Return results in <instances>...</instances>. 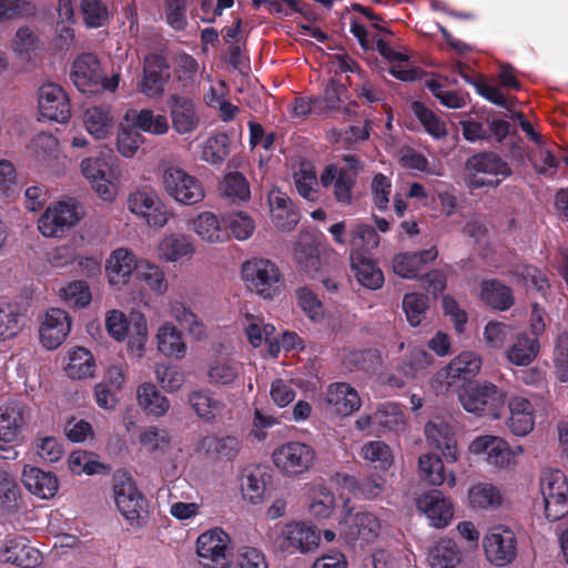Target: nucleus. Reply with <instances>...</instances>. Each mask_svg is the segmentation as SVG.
Instances as JSON below:
<instances>
[{"label":"nucleus","mask_w":568,"mask_h":568,"mask_svg":"<svg viewBox=\"0 0 568 568\" xmlns=\"http://www.w3.org/2000/svg\"><path fill=\"white\" fill-rule=\"evenodd\" d=\"M246 287L263 300L278 297L285 288V278L277 264L268 258L253 257L242 264Z\"/></svg>","instance_id":"f257e3e1"},{"label":"nucleus","mask_w":568,"mask_h":568,"mask_svg":"<svg viewBox=\"0 0 568 568\" xmlns=\"http://www.w3.org/2000/svg\"><path fill=\"white\" fill-rule=\"evenodd\" d=\"M466 184L470 189L497 187L511 174L509 164L495 152L481 151L465 162Z\"/></svg>","instance_id":"f03ea898"},{"label":"nucleus","mask_w":568,"mask_h":568,"mask_svg":"<svg viewBox=\"0 0 568 568\" xmlns=\"http://www.w3.org/2000/svg\"><path fill=\"white\" fill-rule=\"evenodd\" d=\"M458 397L465 410L491 419L501 416L506 403V393L490 382L469 384Z\"/></svg>","instance_id":"7ed1b4c3"},{"label":"nucleus","mask_w":568,"mask_h":568,"mask_svg":"<svg viewBox=\"0 0 568 568\" xmlns=\"http://www.w3.org/2000/svg\"><path fill=\"white\" fill-rule=\"evenodd\" d=\"M115 505L132 527H142L149 514V503L133 479L126 475L115 477L113 485Z\"/></svg>","instance_id":"20e7f679"},{"label":"nucleus","mask_w":568,"mask_h":568,"mask_svg":"<svg viewBox=\"0 0 568 568\" xmlns=\"http://www.w3.org/2000/svg\"><path fill=\"white\" fill-rule=\"evenodd\" d=\"M540 491L545 503V516L557 521L568 515V480L559 469H545L540 477Z\"/></svg>","instance_id":"39448f33"},{"label":"nucleus","mask_w":568,"mask_h":568,"mask_svg":"<svg viewBox=\"0 0 568 568\" xmlns=\"http://www.w3.org/2000/svg\"><path fill=\"white\" fill-rule=\"evenodd\" d=\"M161 183L165 193L184 205H194L204 196L202 182L183 169L169 166L161 174Z\"/></svg>","instance_id":"423d86ee"},{"label":"nucleus","mask_w":568,"mask_h":568,"mask_svg":"<svg viewBox=\"0 0 568 568\" xmlns=\"http://www.w3.org/2000/svg\"><path fill=\"white\" fill-rule=\"evenodd\" d=\"M320 541V530L304 521H291L283 525L274 539L276 548L288 555L314 551Z\"/></svg>","instance_id":"0eeeda50"},{"label":"nucleus","mask_w":568,"mask_h":568,"mask_svg":"<svg viewBox=\"0 0 568 568\" xmlns=\"http://www.w3.org/2000/svg\"><path fill=\"white\" fill-rule=\"evenodd\" d=\"M316 457L312 445L287 442L273 452L274 465L285 475L295 476L308 470Z\"/></svg>","instance_id":"6e6552de"},{"label":"nucleus","mask_w":568,"mask_h":568,"mask_svg":"<svg viewBox=\"0 0 568 568\" xmlns=\"http://www.w3.org/2000/svg\"><path fill=\"white\" fill-rule=\"evenodd\" d=\"M229 544L230 537L222 528L201 534L196 540V554L203 568H226Z\"/></svg>","instance_id":"1a4fd4ad"},{"label":"nucleus","mask_w":568,"mask_h":568,"mask_svg":"<svg viewBox=\"0 0 568 568\" xmlns=\"http://www.w3.org/2000/svg\"><path fill=\"white\" fill-rule=\"evenodd\" d=\"M32 417V408L22 399H11L0 406V440L19 439Z\"/></svg>","instance_id":"9d476101"},{"label":"nucleus","mask_w":568,"mask_h":568,"mask_svg":"<svg viewBox=\"0 0 568 568\" xmlns=\"http://www.w3.org/2000/svg\"><path fill=\"white\" fill-rule=\"evenodd\" d=\"M381 531L379 519L369 511L348 513L342 523L341 535L347 544L356 546L374 541Z\"/></svg>","instance_id":"9b49d317"},{"label":"nucleus","mask_w":568,"mask_h":568,"mask_svg":"<svg viewBox=\"0 0 568 568\" xmlns=\"http://www.w3.org/2000/svg\"><path fill=\"white\" fill-rule=\"evenodd\" d=\"M80 220L77 203L61 201L54 207H48L38 222L43 236L60 237Z\"/></svg>","instance_id":"f8f14e48"},{"label":"nucleus","mask_w":568,"mask_h":568,"mask_svg":"<svg viewBox=\"0 0 568 568\" xmlns=\"http://www.w3.org/2000/svg\"><path fill=\"white\" fill-rule=\"evenodd\" d=\"M487 559L497 567L510 564L517 555L515 532L504 526L494 527L484 539Z\"/></svg>","instance_id":"ddd939ff"},{"label":"nucleus","mask_w":568,"mask_h":568,"mask_svg":"<svg viewBox=\"0 0 568 568\" xmlns=\"http://www.w3.org/2000/svg\"><path fill=\"white\" fill-rule=\"evenodd\" d=\"M39 113L42 119L59 123L67 122L71 116V105L67 92L55 83H45L39 88Z\"/></svg>","instance_id":"4468645a"},{"label":"nucleus","mask_w":568,"mask_h":568,"mask_svg":"<svg viewBox=\"0 0 568 568\" xmlns=\"http://www.w3.org/2000/svg\"><path fill=\"white\" fill-rule=\"evenodd\" d=\"M170 80V64L160 53H149L143 59V77L139 83L140 91L148 98H160Z\"/></svg>","instance_id":"2eb2a0df"},{"label":"nucleus","mask_w":568,"mask_h":568,"mask_svg":"<svg viewBox=\"0 0 568 568\" xmlns=\"http://www.w3.org/2000/svg\"><path fill=\"white\" fill-rule=\"evenodd\" d=\"M129 210L145 219L150 226L162 227L169 221L165 204L152 190H136L128 199Z\"/></svg>","instance_id":"dca6fc26"},{"label":"nucleus","mask_w":568,"mask_h":568,"mask_svg":"<svg viewBox=\"0 0 568 568\" xmlns=\"http://www.w3.org/2000/svg\"><path fill=\"white\" fill-rule=\"evenodd\" d=\"M323 404L328 414L348 416L361 408L362 400L354 387L341 382L328 385Z\"/></svg>","instance_id":"f3484780"},{"label":"nucleus","mask_w":568,"mask_h":568,"mask_svg":"<svg viewBox=\"0 0 568 568\" xmlns=\"http://www.w3.org/2000/svg\"><path fill=\"white\" fill-rule=\"evenodd\" d=\"M417 509L423 513L436 528L446 527L454 516V507L449 498L440 490L432 489L416 499Z\"/></svg>","instance_id":"a211bd4d"},{"label":"nucleus","mask_w":568,"mask_h":568,"mask_svg":"<svg viewBox=\"0 0 568 568\" xmlns=\"http://www.w3.org/2000/svg\"><path fill=\"white\" fill-rule=\"evenodd\" d=\"M0 561L21 568H37L42 562L38 549L22 536L8 537L0 549Z\"/></svg>","instance_id":"6ab92c4d"},{"label":"nucleus","mask_w":568,"mask_h":568,"mask_svg":"<svg viewBox=\"0 0 568 568\" xmlns=\"http://www.w3.org/2000/svg\"><path fill=\"white\" fill-rule=\"evenodd\" d=\"M71 80L82 93H94L102 81V70L98 58L92 53L79 55L72 63Z\"/></svg>","instance_id":"aec40b11"},{"label":"nucleus","mask_w":568,"mask_h":568,"mask_svg":"<svg viewBox=\"0 0 568 568\" xmlns=\"http://www.w3.org/2000/svg\"><path fill=\"white\" fill-rule=\"evenodd\" d=\"M168 104L172 128L178 134H189L199 128L200 115L193 99L186 95L172 94L168 100Z\"/></svg>","instance_id":"412c9836"},{"label":"nucleus","mask_w":568,"mask_h":568,"mask_svg":"<svg viewBox=\"0 0 568 568\" xmlns=\"http://www.w3.org/2000/svg\"><path fill=\"white\" fill-rule=\"evenodd\" d=\"M71 329V317L61 308H50L40 326V339L48 349L58 348L67 338Z\"/></svg>","instance_id":"4be33fe9"},{"label":"nucleus","mask_w":568,"mask_h":568,"mask_svg":"<svg viewBox=\"0 0 568 568\" xmlns=\"http://www.w3.org/2000/svg\"><path fill=\"white\" fill-rule=\"evenodd\" d=\"M425 436L429 446L442 452L446 463L454 464L458 460L457 439L450 424L443 420L428 422Z\"/></svg>","instance_id":"5701e85b"},{"label":"nucleus","mask_w":568,"mask_h":568,"mask_svg":"<svg viewBox=\"0 0 568 568\" xmlns=\"http://www.w3.org/2000/svg\"><path fill=\"white\" fill-rule=\"evenodd\" d=\"M357 179L354 174L348 175L344 171H339L336 164H327L320 175V184L324 189L333 186L335 201L342 206H348L353 202V189Z\"/></svg>","instance_id":"b1692460"},{"label":"nucleus","mask_w":568,"mask_h":568,"mask_svg":"<svg viewBox=\"0 0 568 568\" xmlns=\"http://www.w3.org/2000/svg\"><path fill=\"white\" fill-rule=\"evenodd\" d=\"M509 417L507 427L515 436L528 435L535 426V408L532 403L520 395L511 396L508 399Z\"/></svg>","instance_id":"393cba45"},{"label":"nucleus","mask_w":568,"mask_h":568,"mask_svg":"<svg viewBox=\"0 0 568 568\" xmlns=\"http://www.w3.org/2000/svg\"><path fill=\"white\" fill-rule=\"evenodd\" d=\"M437 256L438 250L435 245L418 252L399 253L393 258V270L403 278H417L424 266L435 261Z\"/></svg>","instance_id":"a878e982"},{"label":"nucleus","mask_w":568,"mask_h":568,"mask_svg":"<svg viewBox=\"0 0 568 568\" xmlns=\"http://www.w3.org/2000/svg\"><path fill=\"white\" fill-rule=\"evenodd\" d=\"M83 175L104 201L113 200L115 192L109 180L110 168L101 158H88L81 162Z\"/></svg>","instance_id":"bb28decb"},{"label":"nucleus","mask_w":568,"mask_h":568,"mask_svg":"<svg viewBox=\"0 0 568 568\" xmlns=\"http://www.w3.org/2000/svg\"><path fill=\"white\" fill-rule=\"evenodd\" d=\"M22 483L31 494L43 499L53 497L59 488L58 477L53 473L30 465L23 468Z\"/></svg>","instance_id":"cd10ccee"},{"label":"nucleus","mask_w":568,"mask_h":568,"mask_svg":"<svg viewBox=\"0 0 568 568\" xmlns=\"http://www.w3.org/2000/svg\"><path fill=\"white\" fill-rule=\"evenodd\" d=\"M539 353V338L523 332L516 334L505 355L507 361L515 366H528L536 361Z\"/></svg>","instance_id":"c85d7f7f"},{"label":"nucleus","mask_w":568,"mask_h":568,"mask_svg":"<svg viewBox=\"0 0 568 568\" xmlns=\"http://www.w3.org/2000/svg\"><path fill=\"white\" fill-rule=\"evenodd\" d=\"M479 297L486 306L496 311H507L515 304L511 287L498 278L483 280Z\"/></svg>","instance_id":"c756f323"},{"label":"nucleus","mask_w":568,"mask_h":568,"mask_svg":"<svg viewBox=\"0 0 568 568\" xmlns=\"http://www.w3.org/2000/svg\"><path fill=\"white\" fill-rule=\"evenodd\" d=\"M418 467L422 478L430 485L439 486L446 483L449 487H453L456 484L454 471L446 469L442 458L436 454L420 455Z\"/></svg>","instance_id":"7c9ffc66"},{"label":"nucleus","mask_w":568,"mask_h":568,"mask_svg":"<svg viewBox=\"0 0 568 568\" xmlns=\"http://www.w3.org/2000/svg\"><path fill=\"white\" fill-rule=\"evenodd\" d=\"M140 261L128 248L115 250L108 260V276L111 284L126 283L133 272L136 273Z\"/></svg>","instance_id":"2f4dec72"},{"label":"nucleus","mask_w":568,"mask_h":568,"mask_svg":"<svg viewBox=\"0 0 568 568\" xmlns=\"http://www.w3.org/2000/svg\"><path fill=\"white\" fill-rule=\"evenodd\" d=\"M476 454H485L487 462L497 467H505L509 463V452L505 440L495 436H478L470 444Z\"/></svg>","instance_id":"473e14b6"},{"label":"nucleus","mask_w":568,"mask_h":568,"mask_svg":"<svg viewBox=\"0 0 568 568\" xmlns=\"http://www.w3.org/2000/svg\"><path fill=\"white\" fill-rule=\"evenodd\" d=\"M351 265L361 285L369 290H378L384 283V274L377 264L368 256L351 253Z\"/></svg>","instance_id":"72a5a7b5"},{"label":"nucleus","mask_w":568,"mask_h":568,"mask_svg":"<svg viewBox=\"0 0 568 568\" xmlns=\"http://www.w3.org/2000/svg\"><path fill=\"white\" fill-rule=\"evenodd\" d=\"M481 359L474 352H463L456 356L446 367L447 384L452 385L457 381H469L480 369Z\"/></svg>","instance_id":"f704fd0d"},{"label":"nucleus","mask_w":568,"mask_h":568,"mask_svg":"<svg viewBox=\"0 0 568 568\" xmlns=\"http://www.w3.org/2000/svg\"><path fill=\"white\" fill-rule=\"evenodd\" d=\"M193 227L204 241L217 243L229 240V233L224 226V215L219 219L212 212H203L194 220Z\"/></svg>","instance_id":"c9c22d12"},{"label":"nucleus","mask_w":568,"mask_h":568,"mask_svg":"<svg viewBox=\"0 0 568 568\" xmlns=\"http://www.w3.org/2000/svg\"><path fill=\"white\" fill-rule=\"evenodd\" d=\"M342 485L345 489L349 490L354 497L374 499L383 493L385 479L378 475L362 478L345 475Z\"/></svg>","instance_id":"e433bc0d"},{"label":"nucleus","mask_w":568,"mask_h":568,"mask_svg":"<svg viewBox=\"0 0 568 568\" xmlns=\"http://www.w3.org/2000/svg\"><path fill=\"white\" fill-rule=\"evenodd\" d=\"M428 561L432 568H456L462 561V551L453 539H440L428 552Z\"/></svg>","instance_id":"4c0bfd02"},{"label":"nucleus","mask_w":568,"mask_h":568,"mask_svg":"<svg viewBox=\"0 0 568 568\" xmlns=\"http://www.w3.org/2000/svg\"><path fill=\"white\" fill-rule=\"evenodd\" d=\"M294 258L298 271L311 278L322 266L320 247L314 241L300 240L294 247Z\"/></svg>","instance_id":"58836bf2"},{"label":"nucleus","mask_w":568,"mask_h":568,"mask_svg":"<svg viewBox=\"0 0 568 568\" xmlns=\"http://www.w3.org/2000/svg\"><path fill=\"white\" fill-rule=\"evenodd\" d=\"M351 253H359L367 256L379 244V235L376 230L365 223H356L349 231Z\"/></svg>","instance_id":"ea45409f"},{"label":"nucleus","mask_w":568,"mask_h":568,"mask_svg":"<svg viewBox=\"0 0 568 568\" xmlns=\"http://www.w3.org/2000/svg\"><path fill=\"white\" fill-rule=\"evenodd\" d=\"M200 449L217 458L233 459L240 452V440L234 436H205L199 443Z\"/></svg>","instance_id":"a19ab883"},{"label":"nucleus","mask_w":568,"mask_h":568,"mask_svg":"<svg viewBox=\"0 0 568 568\" xmlns=\"http://www.w3.org/2000/svg\"><path fill=\"white\" fill-rule=\"evenodd\" d=\"M158 348L165 356L181 358L186 352L181 332L171 323L163 324L158 332Z\"/></svg>","instance_id":"79ce46f5"},{"label":"nucleus","mask_w":568,"mask_h":568,"mask_svg":"<svg viewBox=\"0 0 568 568\" xmlns=\"http://www.w3.org/2000/svg\"><path fill=\"white\" fill-rule=\"evenodd\" d=\"M113 118L110 108L98 105L89 108L84 113V124L88 132L95 139H104L112 129Z\"/></svg>","instance_id":"37998d69"},{"label":"nucleus","mask_w":568,"mask_h":568,"mask_svg":"<svg viewBox=\"0 0 568 568\" xmlns=\"http://www.w3.org/2000/svg\"><path fill=\"white\" fill-rule=\"evenodd\" d=\"M138 400L144 410L156 417L163 416L170 408L169 399L152 383H144L138 388Z\"/></svg>","instance_id":"c03bdc74"},{"label":"nucleus","mask_w":568,"mask_h":568,"mask_svg":"<svg viewBox=\"0 0 568 568\" xmlns=\"http://www.w3.org/2000/svg\"><path fill=\"white\" fill-rule=\"evenodd\" d=\"M189 403L195 414L205 423H212L224 405L207 390H194L189 395Z\"/></svg>","instance_id":"a18cd8bd"},{"label":"nucleus","mask_w":568,"mask_h":568,"mask_svg":"<svg viewBox=\"0 0 568 568\" xmlns=\"http://www.w3.org/2000/svg\"><path fill=\"white\" fill-rule=\"evenodd\" d=\"M24 326V315L19 306L12 303L0 304V339L16 337Z\"/></svg>","instance_id":"49530a36"},{"label":"nucleus","mask_w":568,"mask_h":568,"mask_svg":"<svg viewBox=\"0 0 568 568\" xmlns=\"http://www.w3.org/2000/svg\"><path fill=\"white\" fill-rule=\"evenodd\" d=\"M94 367L92 354L83 347H78L70 353L65 372L71 378L82 379L93 376Z\"/></svg>","instance_id":"de8ad7c7"},{"label":"nucleus","mask_w":568,"mask_h":568,"mask_svg":"<svg viewBox=\"0 0 568 568\" xmlns=\"http://www.w3.org/2000/svg\"><path fill=\"white\" fill-rule=\"evenodd\" d=\"M295 187L298 194L308 201H315L317 197L316 186L320 184L315 168L310 163H302L300 169L293 174Z\"/></svg>","instance_id":"09e8293b"},{"label":"nucleus","mask_w":568,"mask_h":568,"mask_svg":"<svg viewBox=\"0 0 568 568\" xmlns=\"http://www.w3.org/2000/svg\"><path fill=\"white\" fill-rule=\"evenodd\" d=\"M375 424L378 430L399 432L405 426V415L398 405L386 403L375 412Z\"/></svg>","instance_id":"8fccbe9b"},{"label":"nucleus","mask_w":568,"mask_h":568,"mask_svg":"<svg viewBox=\"0 0 568 568\" xmlns=\"http://www.w3.org/2000/svg\"><path fill=\"white\" fill-rule=\"evenodd\" d=\"M412 110L425 131L433 138L442 139L447 135L446 123L423 102L414 101Z\"/></svg>","instance_id":"3c124183"},{"label":"nucleus","mask_w":568,"mask_h":568,"mask_svg":"<svg viewBox=\"0 0 568 568\" xmlns=\"http://www.w3.org/2000/svg\"><path fill=\"white\" fill-rule=\"evenodd\" d=\"M160 251L166 261L176 262L190 257L194 253V247L185 236L171 234L162 240Z\"/></svg>","instance_id":"603ef678"},{"label":"nucleus","mask_w":568,"mask_h":568,"mask_svg":"<svg viewBox=\"0 0 568 568\" xmlns=\"http://www.w3.org/2000/svg\"><path fill=\"white\" fill-rule=\"evenodd\" d=\"M224 226L227 230L229 239L233 235L239 241L247 240L255 230L254 220L241 211L224 214Z\"/></svg>","instance_id":"864d4df0"},{"label":"nucleus","mask_w":568,"mask_h":568,"mask_svg":"<svg viewBox=\"0 0 568 568\" xmlns=\"http://www.w3.org/2000/svg\"><path fill=\"white\" fill-rule=\"evenodd\" d=\"M468 499L470 506L478 509L496 507L501 503L499 490L491 484H478L473 486L469 489Z\"/></svg>","instance_id":"5fc2aeb1"},{"label":"nucleus","mask_w":568,"mask_h":568,"mask_svg":"<svg viewBox=\"0 0 568 568\" xmlns=\"http://www.w3.org/2000/svg\"><path fill=\"white\" fill-rule=\"evenodd\" d=\"M230 138L225 132L210 136L204 144L202 158L210 164H221L230 153Z\"/></svg>","instance_id":"6e6d98bb"},{"label":"nucleus","mask_w":568,"mask_h":568,"mask_svg":"<svg viewBox=\"0 0 568 568\" xmlns=\"http://www.w3.org/2000/svg\"><path fill=\"white\" fill-rule=\"evenodd\" d=\"M429 298L420 293H407L403 298V311L406 314L408 323L416 327L425 317L428 310Z\"/></svg>","instance_id":"4d7b16f0"},{"label":"nucleus","mask_w":568,"mask_h":568,"mask_svg":"<svg viewBox=\"0 0 568 568\" xmlns=\"http://www.w3.org/2000/svg\"><path fill=\"white\" fill-rule=\"evenodd\" d=\"M134 126L139 131L155 135H163L169 131V122L165 115L154 114L150 109H142L134 120Z\"/></svg>","instance_id":"13d9d810"},{"label":"nucleus","mask_w":568,"mask_h":568,"mask_svg":"<svg viewBox=\"0 0 568 568\" xmlns=\"http://www.w3.org/2000/svg\"><path fill=\"white\" fill-rule=\"evenodd\" d=\"M81 13L89 28H100L110 20L109 9L101 0H81Z\"/></svg>","instance_id":"bf43d9fd"},{"label":"nucleus","mask_w":568,"mask_h":568,"mask_svg":"<svg viewBox=\"0 0 568 568\" xmlns=\"http://www.w3.org/2000/svg\"><path fill=\"white\" fill-rule=\"evenodd\" d=\"M223 194L232 201L250 199V184L241 172H230L224 176L221 186Z\"/></svg>","instance_id":"052dcab7"},{"label":"nucleus","mask_w":568,"mask_h":568,"mask_svg":"<svg viewBox=\"0 0 568 568\" xmlns=\"http://www.w3.org/2000/svg\"><path fill=\"white\" fill-rule=\"evenodd\" d=\"M135 276L144 282L153 292L162 294L168 288L163 271L148 261H140Z\"/></svg>","instance_id":"680f3d73"},{"label":"nucleus","mask_w":568,"mask_h":568,"mask_svg":"<svg viewBox=\"0 0 568 568\" xmlns=\"http://www.w3.org/2000/svg\"><path fill=\"white\" fill-rule=\"evenodd\" d=\"M240 374V365L232 361H216L209 367V382L214 385H230Z\"/></svg>","instance_id":"e2e57ef3"},{"label":"nucleus","mask_w":568,"mask_h":568,"mask_svg":"<svg viewBox=\"0 0 568 568\" xmlns=\"http://www.w3.org/2000/svg\"><path fill=\"white\" fill-rule=\"evenodd\" d=\"M128 353L133 357H142L148 341V325L143 315H138L129 332Z\"/></svg>","instance_id":"0e129e2a"},{"label":"nucleus","mask_w":568,"mask_h":568,"mask_svg":"<svg viewBox=\"0 0 568 568\" xmlns=\"http://www.w3.org/2000/svg\"><path fill=\"white\" fill-rule=\"evenodd\" d=\"M298 307L312 321L322 320L324 316V305L318 296L307 286L300 287L295 291Z\"/></svg>","instance_id":"69168bd1"},{"label":"nucleus","mask_w":568,"mask_h":568,"mask_svg":"<svg viewBox=\"0 0 568 568\" xmlns=\"http://www.w3.org/2000/svg\"><path fill=\"white\" fill-rule=\"evenodd\" d=\"M171 314L179 324L187 329L196 338L204 335V326L197 321L196 315L181 302H174L171 305Z\"/></svg>","instance_id":"338daca9"},{"label":"nucleus","mask_w":568,"mask_h":568,"mask_svg":"<svg viewBox=\"0 0 568 568\" xmlns=\"http://www.w3.org/2000/svg\"><path fill=\"white\" fill-rule=\"evenodd\" d=\"M554 364L557 378L568 382V331L561 332L555 341Z\"/></svg>","instance_id":"774afa93"}]
</instances>
